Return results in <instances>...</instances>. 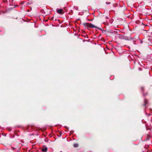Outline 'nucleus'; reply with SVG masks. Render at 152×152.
<instances>
[{
    "label": "nucleus",
    "mask_w": 152,
    "mask_h": 152,
    "mask_svg": "<svg viewBox=\"0 0 152 152\" xmlns=\"http://www.w3.org/2000/svg\"><path fill=\"white\" fill-rule=\"evenodd\" d=\"M48 151V148L46 147H44L42 148L41 150V151L43 152H47Z\"/></svg>",
    "instance_id": "obj_3"
},
{
    "label": "nucleus",
    "mask_w": 152,
    "mask_h": 152,
    "mask_svg": "<svg viewBox=\"0 0 152 152\" xmlns=\"http://www.w3.org/2000/svg\"><path fill=\"white\" fill-rule=\"evenodd\" d=\"M56 11L58 14H62L63 13V10L62 9H56Z\"/></svg>",
    "instance_id": "obj_2"
},
{
    "label": "nucleus",
    "mask_w": 152,
    "mask_h": 152,
    "mask_svg": "<svg viewBox=\"0 0 152 152\" xmlns=\"http://www.w3.org/2000/svg\"><path fill=\"white\" fill-rule=\"evenodd\" d=\"M144 102H145V103H144V105L145 106H146V104L148 103V101L147 100L145 99L144 100Z\"/></svg>",
    "instance_id": "obj_5"
},
{
    "label": "nucleus",
    "mask_w": 152,
    "mask_h": 152,
    "mask_svg": "<svg viewBox=\"0 0 152 152\" xmlns=\"http://www.w3.org/2000/svg\"><path fill=\"white\" fill-rule=\"evenodd\" d=\"M84 25L85 27H88L93 28L96 27L94 25L88 23H85L84 24Z\"/></svg>",
    "instance_id": "obj_1"
},
{
    "label": "nucleus",
    "mask_w": 152,
    "mask_h": 152,
    "mask_svg": "<svg viewBox=\"0 0 152 152\" xmlns=\"http://www.w3.org/2000/svg\"><path fill=\"white\" fill-rule=\"evenodd\" d=\"M73 146L75 148H77L78 146V144L77 143H75L73 144Z\"/></svg>",
    "instance_id": "obj_4"
}]
</instances>
